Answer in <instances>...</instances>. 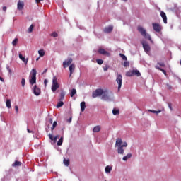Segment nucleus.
Segmentation results:
<instances>
[{"mask_svg":"<svg viewBox=\"0 0 181 181\" xmlns=\"http://www.w3.org/2000/svg\"><path fill=\"white\" fill-rule=\"evenodd\" d=\"M73 63V58L69 57L67 59H66L63 62V67L64 69H66L68 66H69V77H71V74L74 73V70H76V64H72Z\"/></svg>","mask_w":181,"mask_h":181,"instance_id":"nucleus-1","label":"nucleus"},{"mask_svg":"<svg viewBox=\"0 0 181 181\" xmlns=\"http://www.w3.org/2000/svg\"><path fill=\"white\" fill-rule=\"evenodd\" d=\"M114 94L112 92H110L108 90H103V93L102 94V100L104 101H111Z\"/></svg>","mask_w":181,"mask_h":181,"instance_id":"nucleus-2","label":"nucleus"},{"mask_svg":"<svg viewBox=\"0 0 181 181\" xmlns=\"http://www.w3.org/2000/svg\"><path fill=\"white\" fill-rule=\"evenodd\" d=\"M137 30L141 33V35L145 37V39H148V40L152 42V38L151 37V35L146 33V30H145V28H144L142 26H139L137 28Z\"/></svg>","mask_w":181,"mask_h":181,"instance_id":"nucleus-3","label":"nucleus"},{"mask_svg":"<svg viewBox=\"0 0 181 181\" xmlns=\"http://www.w3.org/2000/svg\"><path fill=\"white\" fill-rule=\"evenodd\" d=\"M36 74H37L36 69H33L30 71V79H29V81L31 86L36 84Z\"/></svg>","mask_w":181,"mask_h":181,"instance_id":"nucleus-4","label":"nucleus"},{"mask_svg":"<svg viewBox=\"0 0 181 181\" xmlns=\"http://www.w3.org/2000/svg\"><path fill=\"white\" fill-rule=\"evenodd\" d=\"M60 87L59 82H57V78L56 76L53 77L52 85V91L56 93V90Z\"/></svg>","mask_w":181,"mask_h":181,"instance_id":"nucleus-5","label":"nucleus"},{"mask_svg":"<svg viewBox=\"0 0 181 181\" xmlns=\"http://www.w3.org/2000/svg\"><path fill=\"white\" fill-rule=\"evenodd\" d=\"M103 93H104V90L101 88H98L92 93V97L93 98H97V97H100L103 95Z\"/></svg>","mask_w":181,"mask_h":181,"instance_id":"nucleus-6","label":"nucleus"},{"mask_svg":"<svg viewBox=\"0 0 181 181\" xmlns=\"http://www.w3.org/2000/svg\"><path fill=\"white\" fill-rule=\"evenodd\" d=\"M128 146V144L127 142L123 143V144L119 147H117V153L119 155H124V148H127Z\"/></svg>","mask_w":181,"mask_h":181,"instance_id":"nucleus-7","label":"nucleus"},{"mask_svg":"<svg viewBox=\"0 0 181 181\" xmlns=\"http://www.w3.org/2000/svg\"><path fill=\"white\" fill-rule=\"evenodd\" d=\"M152 26H153V30H155V32H157L158 33H159V32L162 30V26H160V23H153Z\"/></svg>","mask_w":181,"mask_h":181,"instance_id":"nucleus-8","label":"nucleus"},{"mask_svg":"<svg viewBox=\"0 0 181 181\" xmlns=\"http://www.w3.org/2000/svg\"><path fill=\"white\" fill-rule=\"evenodd\" d=\"M116 81L118 84V91H119V90H121V87L122 86V75L118 74L116 78Z\"/></svg>","mask_w":181,"mask_h":181,"instance_id":"nucleus-9","label":"nucleus"},{"mask_svg":"<svg viewBox=\"0 0 181 181\" xmlns=\"http://www.w3.org/2000/svg\"><path fill=\"white\" fill-rule=\"evenodd\" d=\"M98 53H99V54H103V56H107V57H110V56H111V54H110V52L103 48H100L98 50Z\"/></svg>","mask_w":181,"mask_h":181,"instance_id":"nucleus-10","label":"nucleus"},{"mask_svg":"<svg viewBox=\"0 0 181 181\" xmlns=\"http://www.w3.org/2000/svg\"><path fill=\"white\" fill-rule=\"evenodd\" d=\"M142 46H143V49L144 50V52H146V53H149V52H151V47L149 46V45L146 42H142Z\"/></svg>","mask_w":181,"mask_h":181,"instance_id":"nucleus-11","label":"nucleus"},{"mask_svg":"<svg viewBox=\"0 0 181 181\" xmlns=\"http://www.w3.org/2000/svg\"><path fill=\"white\" fill-rule=\"evenodd\" d=\"M33 93L35 95H40V88H37L36 85L34 86Z\"/></svg>","mask_w":181,"mask_h":181,"instance_id":"nucleus-12","label":"nucleus"},{"mask_svg":"<svg viewBox=\"0 0 181 181\" xmlns=\"http://www.w3.org/2000/svg\"><path fill=\"white\" fill-rule=\"evenodd\" d=\"M23 6H25V4L23 1H19L17 4V9H18V11H22Z\"/></svg>","mask_w":181,"mask_h":181,"instance_id":"nucleus-13","label":"nucleus"},{"mask_svg":"<svg viewBox=\"0 0 181 181\" xmlns=\"http://www.w3.org/2000/svg\"><path fill=\"white\" fill-rule=\"evenodd\" d=\"M160 16L163 18V21L164 23H168V17L166 16V13L163 11L160 12Z\"/></svg>","mask_w":181,"mask_h":181,"instance_id":"nucleus-14","label":"nucleus"},{"mask_svg":"<svg viewBox=\"0 0 181 181\" xmlns=\"http://www.w3.org/2000/svg\"><path fill=\"white\" fill-rule=\"evenodd\" d=\"M18 57H19V59H21L22 60V62H23L25 63V65L28 64L29 58L25 59V57H23V55H22V54H19Z\"/></svg>","mask_w":181,"mask_h":181,"instance_id":"nucleus-15","label":"nucleus"},{"mask_svg":"<svg viewBox=\"0 0 181 181\" xmlns=\"http://www.w3.org/2000/svg\"><path fill=\"white\" fill-rule=\"evenodd\" d=\"M112 29H114L112 26L106 27L104 29V32L105 33H111V32H112Z\"/></svg>","mask_w":181,"mask_h":181,"instance_id":"nucleus-16","label":"nucleus"},{"mask_svg":"<svg viewBox=\"0 0 181 181\" xmlns=\"http://www.w3.org/2000/svg\"><path fill=\"white\" fill-rule=\"evenodd\" d=\"M115 146H122V139L118 138L116 139Z\"/></svg>","mask_w":181,"mask_h":181,"instance_id":"nucleus-17","label":"nucleus"},{"mask_svg":"<svg viewBox=\"0 0 181 181\" xmlns=\"http://www.w3.org/2000/svg\"><path fill=\"white\" fill-rule=\"evenodd\" d=\"M87 106H86V102L83 101L81 103V112H84Z\"/></svg>","mask_w":181,"mask_h":181,"instance_id":"nucleus-18","label":"nucleus"},{"mask_svg":"<svg viewBox=\"0 0 181 181\" xmlns=\"http://www.w3.org/2000/svg\"><path fill=\"white\" fill-rule=\"evenodd\" d=\"M100 131H101V127L100 125L95 126L93 129V132H100Z\"/></svg>","mask_w":181,"mask_h":181,"instance_id":"nucleus-19","label":"nucleus"},{"mask_svg":"<svg viewBox=\"0 0 181 181\" xmlns=\"http://www.w3.org/2000/svg\"><path fill=\"white\" fill-rule=\"evenodd\" d=\"M66 95V93H64V91H62L61 93H60V95H59V101H62L63 100H64V97Z\"/></svg>","mask_w":181,"mask_h":181,"instance_id":"nucleus-20","label":"nucleus"},{"mask_svg":"<svg viewBox=\"0 0 181 181\" xmlns=\"http://www.w3.org/2000/svg\"><path fill=\"white\" fill-rule=\"evenodd\" d=\"M105 170L106 173H110L111 171L112 170V167L107 165L105 167Z\"/></svg>","mask_w":181,"mask_h":181,"instance_id":"nucleus-21","label":"nucleus"},{"mask_svg":"<svg viewBox=\"0 0 181 181\" xmlns=\"http://www.w3.org/2000/svg\"><path fill=\"white\" fill-rule=\"evenodd\" d=\"M132 158V154L128 153L126 156L123 157V160L127 161L128 159H131Z\"/></svg>","mask_w":181,"mask_h":181,"instance_id":"nucleus-22","label":"nucleus"},{"mask_svg":"<svg viewBox=\"0 0 181 181\" xmlns=\"http://www.w3.org/2000/svg\"><path fill=\"white\" fill-rule=\"evenodd\" d=\"M127 77H132L134 76V70L132 71H129L126 73Z\"/></svg>","mask_w":181,"mask_h":181,"instance_id":"nucleus-23","label":"nucleus"},{"mask_svg":"<svg viewBox=\"0 0 181 181\" xmlns=\"http://www.w3.org/2000/svg\"><path fill=\"white\" fill-rule=\"evenodd\" d=\"M112 114H113V115H119V109L114 108L112 110Z\"/></svg>","mask_w":181,"mask_h":181,"instance_id":"nucleus-24","label":"nucleus"},{"mask_svg":"<svg viewBox=\"0 0 181 181\" xmlns=\"http://www.w3.org/2000/svg\"><path fill=\"white\" fill-rule=\"evenodd\" d=\"M6 105L7 108H12V105H11V99H8L6 102Z\"/></svg>","mask_w":181,"mask_h":181,"instance_id":"nucleus-25","label":"nucleus"},{"mask_svg":"<svg viewBox=\"0 0 181 181\" xmlns=\"http://www.w3.org/2000/svg\"><path fill=\"white\" fill-rule=\"evenodd\" d=\"M134 76H137V77L141 76V72L138 70H133Z\"/></svg>","mask_w":181,"mask_h":181,"instance_id":"nucleus-26","label":"nucleus"},{"mask_svg":"<svg viewBox=\"0 0 181 181\" xmlns=\"http://www.w3.org/2000/svg\"><path fill=\"white\" fill-rule=\"evenodd\" d=\"M64 165H65V166H69V165H70V160L69 159H66L64 158Z\"/></svg>","mask_w":181,"mask_h":181,"instance_id":"nucleus-27","label":"nucleus"},{"mask_svg":"<svg viewBox=\"0 0 181 181\" xmlns=\"http://www.w3.org/2000/svg\"><path fill=\"white\" fill-rule=\"evenodd\" d=\"M63 145V136H62L59 140L57 141V146H62Z\"/></svg>","mask_w":181,"mask_h":181,"instance_id":"nucleus-28","label":"nucleus"},{"mask_svg":"<svg viewBox=\"0 0 181 181\" xmlns=\"http://www.w3.org/2000/svg\"><path fill=\"white\" fill-rule=\"evenodd\" d=\"M75 94H77V90L76 89H72L70 93L71 97H74Z\"/></svg>","mask_w":181,"mask_h":181,"instance_id":"nucleus-29","label":"nucleus"},{"mask_svg":"<svg viewBox=\"0 0 181 181\" xmlns=\"http://www.w3.org/2000/svg\"><path fill=\"white\" fill-rule=\"evenodd\" d=\"M64 105V103L63 101H59L57 105V108H60Z\"/></svg>","mask_w":181,"mask_h":181,"instance_id":"nucleus-30","label":"nucleus"},{"mask_svg":"<svg viewBox=\"0 0 181 181\" xmlns=\"http://www.w3.org/2000/svg\"><path fill=\"white\" fill-rule=\"evenodd\" d=\"M49 138L51 141H54V142H56L57 141V137H53V135L49 134Z\"/></svg>","mask_w":181,"mask_h":181,"instance_id":"nucleus-31","label":"nucleus"},{"mask_svg":"<svg viewBox=\"0 0 181 181\" xmlns=\"http://www.w3.org/2000/svg\"><path fill=\"white\" fill-rule=\"evenodd\" d=\"M33 28H35V25L32 24L28 30V33H32V32H33Z\"/></svg>","mask_w":181,"mask_h":181,"instance_id":"nucleus-32","label":"nucleus"},{"mask_svg":"<svg viewBox=\"0 0 181 181\" xmlns=\"http://www.w3.org/2000/svg\"><path fill=\"white\" fill-rule=\"evenodd\" d=\"M156 69H158V70H160V71H162V73H163V74L165 76H167V74H166V71H165V69L160 68V67H158V66H156Z\"/></svg>","mask_w":181,"mask_h":181,"instance_id":"nucleus-33","label":"nucleus"},{"mask_svg":"<svg viewBox=\"0 0 181 181\" xmlns=\"http://www.w3.org/2000/svg\"><path fill=\"white\" fill-rule=\"evenodd\" d=\"M22 165V163L20 161H15L14 164H13V166H21Z\"/></svg>","mask_w":181,"mask_h":181,"instance_id":"nucleus-34","label":"nucleus"},{"mask_svg":"<svg viewBox=\"0 0 181 181\" xmlns=\"http://www.w3.org/2000/svg\"><path fill=\"white\" fill-rule=\"evenodd\" d=\"M18 42V38H15V39L13 40V42H12L13 46H17Z\"/></svg>","mask_w":181,"mask_h":181,"instance_id":"nucleus-35","label":"nucleus"},{"mask_svg":"<svg viewBox=\"0 0 181 181\" xmlns=\"http://www.w3.org/2000/svg\"><path fill=\"white\" fill-rule=\"evenodd\" d=\"M38 54L41 57H43V56H45V51L43 49L39 50Z\"/></svg>","mask_w":181,"mask_h":181,"instance_id":"nucleus-36","label":"nucleus"},{"mask_svg":"<svg viewBox=\"0 0 181 181\" xmlns=\"http://www.w3.org/2000/svg\"><path fill=\"white\" fill-rule=\"evenodd\" d=\"M57 127V122H54L52 124V127L51 128L52 131L54 129Z\"/></svg>","mask_w":181,"mask_h":181,"instance_id":"nucleus-37","label":"nucleus"},{"mask_svg":"<svg viewBox=\"0 0 181 181\" xmlns=\"http://www.w3.org/2000/svg\"><path fill=\"white\" fill-rule=\"evenodd\" d=\"M120 57H122V60L127 61V56L124 55V54H119Z\"/></svg>","mask_w":181,"mask_h":181,"instance_id":"nucleus-38","label":"nucleus"},{"mask_svg":"<svg viewBox=\"0 0 181 181\" xmlns=\"http://www.w3.org/2000/svg\"><path fill=\"white\" fill-rule=\"evenodd\" d=\"M26 83V80H25V78H22L21 80V86L22 87H25V84Z\"/></svg>","mask_w":181,"mask_h":181,"instance_id":"nucleus-39","label":"nucleus"},{"mask_svg":"<svg viewBox=\"0 0 181 181\" xmlns=\"http://www.w3.org/2000/svg\"><path fill=\"white\" fill-rule=\"evenodd\" d=\"M50 36H52V37H57V36H59V34H57V33L54 32L52 33Z\"/></svg>","mask_w":181,"mask_h":181,"instance_id":"nucleus-40","label":"nucleus"},{"mask_svg":"<svg viewBox=\"0 0 181 181\" xmlns=\"http://www.w3.org/2000/svg\"><path fill=\"white\" fill-rule=\"evenodd\" d=\"M96 62L98 63V64H103L104 63V61L103 59H96Z\"/></svg>","mask_w":181,"mask_h":181,"instance_id":"nucleus-41","label":"nucleus"},{"mask_svg":"<svg viewBox=\"0 0 181 181\" xmlns=\"http://www.w3.org/2000/svg\"><path fill=\"white\" fill-rule=\"evenodd\" d=\"M108 69H110V66H108V65H106L103 67L104 71H107L108 70Z\"/></svg>","mask_w":181,"mask_h":181,"instance_id":"nucleus-42","label":"nucleus"},{"mask_svg":"<svg viewBox=\"0 0 181 181\" xmlns=\"http://www.w3.org/2000/svg\"><path fill=\"white\" fill-rule=\"evenodd\" d=\"M129 66V62H124V67H128Z\"/></svg>","mask_w":181,"mask_h":181,"instance_id":"nucleus-43","label":"nucleus"},{"mask_svg":"<svg viewBox=\"0 0 181 181\" xmlns=\"http://www.w3.org/2000/svg\"><path fill=\"white\" fill-rule=\"evenodd\" d=\"M158 64H159V66H160L161 67H165V63L163 62H158Z\"/></svg>","mask_w":181,"mask_h":181,"instance_id":"nucleus-44","label":"nucleus"},{"mask_svg":"<svg viewBox=\"0 0 181 181\" xmlns=\"http://www.w3.org/2000/svg\"><path fill=\"white\" fill-rule=\"evenodd\" d=\"M160 112H162V110H155V112H154V114H159V113H160Z\"/></svg>","mask_w":181,"mask_h":181,"instance_id":"nucleus-45","label":"nucleus"},{"mask_svg":"<svg viewBox=\"0 0 181 181\" xmlns=\"http://www.w3.org/2000/svg\"><path fill=\"white\" fill-rule=\"evenodd\" d=\"M167 87H168V90H172V86L167 84Z\"/></svg>","mask_w":181,"mask_h":181,"instance_id":"nucleus-46","label":"nucleus"},{"mask_svg":"<svg viewBox=\"0 0 181 181\" xmlns=\"http://www.w3.org/2000/svg\"><path fill=\"white\" fill-rule=\"evenodd\" d=\"M47 83H48L47 79H45V81H44V84H45V86H47Z\"/></svg>","mask_w":181,"mask_h":181,"instance_id":"nucleus-47","label":"nucleus"},{"mask_svg":"<svg viewBox=\"0 0 181 181\" xmlns=\"http://www.w3.org/2000/svg\"><path fill=\"white\" fill-rule=\"evenodd\" d=\"M15 110H16V112H18L19 109L18 108V105L15 106Z\"/></svg>","mask_w":181,"mask_h":181,"instance_id":"nucleus-48","label":"nucleus"},{"mask_svg":"<svg viewBox=\"0 0 181 181\" xmlns=\"http://www.w3.org/2000/svg\"><path fill=\"white\" fill-rule=\"evenodd\" d=\"M168 107H169L170 110L172 111V110H173L172 109V104L169 103Z\"/></svg>","mask_w":181,"mask_h":181,"instance_id":"nucleus-49","label":"nucleus"},{"mask_svg":"<svg viewBox=\"0 0 181 181\" xmlns=\"http://www.w3.org/2000/svg\"><path fill=\"white\" fill-rule=\"evenodd\" d=\"M155 111L154 110H148L149 112H153V114H155Z\"/></svg>","mask_w":181,"mask_h":181,"instance_id":"nucleus-50","label":"nucleus"},{"mask_svg":"<svg viewBox=\"0 0 181 181\" xmlns=\"http://www.w3.org/2000/svg\"><path fill=\"white\" fill-rule=\"evenodd\" d=\"M67 122H69L70 124V122H71V117H70L69 119H67Z\"/></svg>","mask_w":181,"mask_h":181,"instance_id":"nucleus-51","label":"nucleus"},{"mask_svg":"<svg viewBox=\"0 0 181 181\" xmlns=\"http://www.w3.org/2000/svg\"><path fill=\"white\" fill-rule=\"evenodd\" d=\"M27 131H28V134H32V132H33L30 131V129H28Z\"/></svg>","mask_w":181,"mask_h":181,"instance_id":"nucleus-52","label":"nucleus"},{"mask_svg":"<svg viewBox=\"0 0 181 181\" xmlns=\"http://www.w3.org/2000/svg\"><path fill=\"white\" fill-rule=\"evenodd\" d=\"M3 11H4V12L6 11V6H4V7H3Z\"/></svg>","mask_w":181,"mask_h":181,"instance_id":"nucleus-53","label":"nucleus"},{"mask_svg":"<svg viewBox=\"0 0 181 181\" xmlns=\"http://www.w3.org/2000/svg\"><path fill=\"white\" fill-rule=\"evenodd\" d=\"M49 122H50V124H52L53 123V119H49Z\"/></svg>","mask_w":181,"mask_h":181,"instance_id":"nucleus-54","label":"nucleus"},{"mask_svg":"<svg viewBox=\"0 0 181 181\" xmlns=\"http://www.w3.org/2000/svg\"><path fill=\"white\" fill-rule=\"evenodd\" d=\"M36 4H39L40 2V0H35Z\"/></svg>","mask_w":181,"mask_h":181,"instance_id":"nucleus-55","label":"nucleus"},{"mask_svg":"<svg viewBox=\"0 0 181 181\" xmlns=\"http://www.w3.org/2000/svg\"><path fill=\"white\" fill-rule=\"evenodd\" d=\"M43 73L45 74V73H47V69H46L44 71H43Z\"/></svg>","mask_w":181,"mask_h":181,"instance_id":"nucleus-56","label":"nucleus"},{"mask_svg":"<svg viewBox=\"0 0 181 181\" xmlns=\"http://www.w3.org/2000/svg\"><path fill=\"white\" fill-rule=\"evenodd\" d=\"M55 138H57V139L58 138H60V136H59V135H57V136H55Z\"/></svg>","mask_w":181,"mask_h":181,"instance_id":"nucleus-57","label":"nucleus"},{"mask_svg":"<svg viewBox=\"0 0 181 181\" xmlns=\"http://www.w3.org/2000/svg\"><path fill=\"white\" fill-rule=\"evenodd\" d=\"M0 80H1V81H4L3 78H2V77H1V76H0Z\"/></svg>","mask_w":181,"mask_h":181,"instance_id":"nucleus-58","label":"nucleus"},{"mask_svg":"<svg viewBox=\"0 0 181 181\" xmlns=\"http://www.w3.org/2000/svg\"><path fill=\"white\" fill-rule=\"evenodd\" d=\"M9 73H11V69H8Z\"/></svg>","mask_w":181,"mask_h":181,"instance_id":"nucleus-59","label":"nucleus"},{"mask_svg":"<svg viewBox=\"0 0 181 181\" xmlns=\"http://www.w3.org/2000/svg\"><path fill=\"white\" fill-rule=\"evenodd\" d=\"M123 1H124L125 2H127V0H123Z\"/></svg>","mask_w":181,"mask_h":181,"instance_id":"nucleus-60","label":"nucleus"},{"mask_svg":"<svg viewBox=\"0 0 181 181\" xmlns=\"http://www.w3.org/2000/svg\"><path fill=\"white\" fill-rule=\"evenodd\" d=\"M40 1H43V0H40Z\"/></svg>","mask_w":181,"mask_h":181,"instance_id":"nucleus-61","label":"nucleus"}]
</instances>
